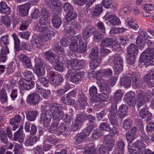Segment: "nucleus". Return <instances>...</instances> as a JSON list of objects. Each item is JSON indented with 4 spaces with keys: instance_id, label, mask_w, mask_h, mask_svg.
<instances>
[{
    "instance_id": "nucleus-1",
    "label": "nucleus",
    "mask_w": 154,
    "mask_h": 154,
    "mask_svg": "<svg viewBox=\"0 0 154 154\" xmlns=\"http://www.w3.org/2000/svg\"><path fill=\"white\" fill-rule=\"evenodd\" d=\"M140 57L148 66L153 65L154 64V49H148L142 53Z\"/></svg>"
},
{
    "instance_id": "nucleus-2",
    "label": "nucleus",
    "mask_w": 154,
    "mask_h": 154,
    "mask_svg": "<svg viewBox=\"0 0 154 154\" xmlns=\"http://www.w3.org/2000/svg\"><path fill=\"white\" fill-rule=\"evenodd\" d=\"M66 76L68 78L70 77L71 81L74 83L80 82L84 77L83 72H79V70L75 71L73 69L68 70Z\"/></svg>"
},
{
    "instance_id": "nucleus-3",
    "label": "nucleus",
    "mask_w": 154,
    "mask_h": 154,
    "mask_svg": "<svg viewBox=\"0 0 154 154\" xmlns=\"http://www.w3.org/2000/svg\"><path fill=\"white\" fill-rule=\"evenodd\" d=\"M35 72L38 77H41L45 73V69L46 64L39 57L35 58Z\"/></svg>"
},
{
    "instance_id": "nucleus-4",
    "label": "nucleus",
    "mask_w": 154,
    "mask_h": 154,
    "mask_svg": "<svg viewBox=\"0 0 154 154\" xmlns=\"http://www.w3.org/2000/svg\"><path fill=\"white\" fill-rule=\"evenodd\" d=\"M68 63L70 64L71 68L69 69H74L75 71L82 69L86 65L85 60H78L73 59L68 61Z\"/></svg>"
},
{
    "instance_id": "nucleus-5",
    "label": "nucleus",
    "mask_w": 154,
    "mask_h": 154,
    "mask_svg": "<svg viewBox=\"0 0 154 154\" xmlns=\"http://www.w3.org/2000/svg\"><path fill=\"white\" fill-rule=\"evenodd\" d=\"M42 98L40 95L36 92H33L29 94L27 98L28 103L30 105H36L38 104Z\"/></svg>"
},
{
    "instance_id": "nucleus-6",
    "label": "nucleus",
    "mask_w": 154,
    "mask_h": 154,
    "mask_svg": "<svg viewBox=\"0 0 154 154\" xmlns=\"http://www.w3.org/2000/svg\"><path fill=\"white\" fill-rule=\"evenodd\" d=\"M114 70L118 74L123 69V60L122 58L119 55H117L114 60Z\"/></svg>"
},
{
    "instance_id": "nucleus-7",
    "label": "nucleus",
    "mask_w": 154,
    "mask_h": 154,
    "mask_svg": "<svg viewBox=\"0 0 154 154\" xmlns=\"http://www.w3.org/2000/svg\"><path fill=\"white\" fill-rule=\"evenodd\" d=\"M129 75L132 80V84L134 88H141L143 82L142 80L139 78V75L136 72H133Z\"/></svg>"
},
{
    "instance_id": "nucleus-8",
    "label": "nucleus",
    "mask_w": 154,
    "mask_h": 154,
    "mask_svg": "<svg viewBox=\"0 0 154 154\" xmlns=\"http://www.w3.org/2000/svg\"><path fill=\"white\" fill-rule=\"evenodd\" d=\"M143 80L149 87L154 86V68L148 71V74L144 76Z\"/></svg>"
},
{
    "instance_id": "nucleus-9",
    "label": "nucleus",
    "mask_w": 154,
    "mask_h": 154,
    "mask_svg": "<svg viewBox=\"0 0 154 154\" xmlns=\"http://www.w3.org/2000/svg\"><path fill=\"white\" fill-rule=\"evenodd\" d=\"M34 84V82L33 81L27 80L25 79H20L19 83L20 88L23 90H30L33 87Z\"/></svg>"
},
{
    "instance_id": "nucleus-10",
    "label": "nucleus",
    "mask_w": 154,
    "mask_h": 154,
    "mask_svg": "<svg viewBox=\"0 0 154 154\" xmlns=\"http://www.w3.org/2000/svg\"><path fill=\"white\" fill-rule=\"evenodd\" d=\"M146 94L140 90L137 91V92L136 102L137 107L139 108L144 104L146 101Z\"/></svg>"
},
{
    "instance_id": "nucleus-11",
    "label": "nucleus",
    "mask_w": 154,
    "mask_h": 154,
    "mask_svg": "<svg viewBox=\"0 0 154 154\" xmlns=\"http://www.w3.org/2000/svg\"><path fill=\"white\" fill-rule=\"evenodd\" d=\"M44 56L48 61L52 64L57 63L59 61L58 57L56 56L51 50L45 51L44 53Z\"/></svg>"
},
{
    "instance_id": "nucleus-12",
    "label": "nucleus",
    "mask_w": 154,
    "mask_h": 154,
    "mask_svg": "<svg viewBox=\"0 0 154 154\" xmlns=\"http://www.w3.org/2000/svg\"><path fill=\"white\" fill-rule=\"evenodd\" d=\"M125 99L127 103L129 106H134L135 103V94L133 91L127 93L124 96Z\"/></svg>"
},
{
    "instance_id": "nucleus-13",
    "label": "nucleus",
    "mask_w": 154,
    "mask_h": 154,
    "mask_svg": "<svg viewBox=\"0 0 154 154\" xmlns=\"http://www.w3.org/2000/svg\"><path fill=\"white\" fill-rule=\"evenodd\" d=\"M53 119L54 122L50 126L48 129V131L51 133L56 134V133H57V126L59 125L60 119L57 116H53Z\"/></svg>"
},
{
    "instance_id": "nucleus-14",
    "label": "nucleus",
    "mask_w": 154,
    "mask_h": 154,
    "mask_svg": "<svg viewBox=\"0 0 154 154\" xmlns=\"http://www.w3.org/2000/svg\"><path fill=\"white\" fill-rule=\"evenodd\" d=\"M84 116H77L74 122H73L71 126V129L72 131L77 130L79 128L82 123L84 120Z\"/></svg>"
},
{
    "instance_id": "nucleus-15",
    "label": "nucleus",
    "mask_w": 154,
    "mask_h": 154,
    "mask_svg": "<svg viewBox=\"0 0 154 154\" xmlns=\"http://www.w3.org/2000/svg\"><path fill=\"white\" fill-rule=\"evenodd\" d=\"M30 8V4L28 3L20 5L17 6V9L20 13L23 16L27 15Z\"/></svg>"
},
{
    "instance_id": "nucleus-16",
    "label": "nucleus",
    "mask_w": 154,
    "mask_h": 154,
    "mask_svg": "<svg viewBox=\"0 0 154 154\" xmlns=\"http://www.w3.org/2000/svg\"><path fill=\"white\" fill-rule=\"evenodd\" d=\"M111 91L110 89H107L106 90H101L102 93L99 94L97 95V102L104 101H107L109 98V93Z\"/></svg>"
},
{
    "instance_id": "nucleus-17",
    "label": "nucleus",
    "mask_w": 154,
    "mask_h": 154,
    "mask_svg": "<svg viewBox=\"0 0 154 154\" xmlns=\"http://www.w3.org/2000/svg\"><path fill=\"white\" fill-rule=\"evenodd\" d=\"M42 42L41 37L35 35L32 36L31 40L32 45L34 47L38 48H40L42 46Z\"/></svg>"
},
{
    "instance_id": "nucleus-18",
    "label": "nucleus",
    "mask_w": 154,
    "mask_h": 154,
    "mask_svg": "<svg viewBox=\"0 0 154 154\" xmlns=\"http://www.w3.org/2000/svg\"><path fill=\"white\" fill-rule=\"evenodd\" d=\"M23 126L22 125L20 126L17 132H15L14 134L13 140L16 141L18 140L19 142L22 143L24 140V136L23 134Z\"/></svg>"
},
{
    "instance_id": "nucleus-19",
    "label": "nucleus",
    "mask_w": 154,
    "mask_h": 154,
    "mask_svg": "<svg viewBox=\"0 0 154 154\" xmlns=\"http://www.w3.org/2000/svg\"><path fill=\"white\" fill-rule=\"evenodd\" d=\"M41 38L43 41L47 42L50 40L53 36L56 35L55 32L49 30L48 29L47 31L41 33Z\"/></svg>"
},
{
    "instance_id": "nucleus-20",
    "label": "nucleus",
    "mask_w": 154,
    "mask_h": 154,
    "mask_svg": "<svg viewBox=\"0 0 154 154\" xmlns=\"http://www.w3.org/2000/svg\"><path fill=\"white\" fill-rule=\"evenodd\" d=\"M76 37H72L71 38V43L69 46L70 50L73 52H78L79 45H80V41L76 39Z\"/></svg>"
},
{
    "instance_id": "nucleus-21",
    "label": "nucleus",
    "mask_w": 154,
    "mask_h": 154,
    "mask_svg": "<svg viewBox=\"0 0 154 154\" xmlns=\"http://www.w3.org/2000/svg\"><path fill=\"white\" fill-rule=\"evenodd\" d=\"M62 20L57 14H54L52 16L51 22L53 26L55 28H59L62 23Z\"/></svg>"
},
{
    "instance_id": "nucleus-22",
    "label": "nucleus",
    "mask_w": 154,
    "mask_h": 154,
    "mask_svg": "<svg viewBox=\"0 0 154 154\" xmlns=\"http://www.w3.org/2000/svg\"><path fill=\"white\" fill-rule=\"evenodd\" d=\"M105 16L109 21L110 23L112 25H118L121 24V22L119 18L114 14H112L108 15L107 14Z\"/></svg>"
},
{
    "instance_id": "nucleus-23",
    "label": "nucleus",
    "mask_w": 154,
    "mask_h": 154,
    "mask_svg": "<svg viewBox=\"0 0 154 154\" xmlns=\"http://www.w3.org/2000/svg\"><path fill=\"white\" fill-rule=\"evenodd\" d=\"M105 145L103 146H101L99 148L100 153V154H108L109 152L112 149L114 144H105Z\"/></svg>"
},
{
    "instance_id": "nucleus-24",
    "label": "nucleus",
    "mask_w": 154,
    "mask_h": 154,
    "mask_svg": "<svg viewBox=\"0 0 154 154\" xmlns=\"http://www.w3.org/2000/svg\"><path fill=\"white\" fill-rule=\"evenodd\" d=\"M50 83L55 85H59L63 81V77L59 74L55 75L54 77L50 78Z\"/></svg>"
},
{
    "instance_id": "nucleus-25",
    "label": "nucleus",
    "mask_w": 154,
    "mask_h": 154,
    "mask_svg": "<svg viewBox=\"0 0 154 154\" xmlns=\"http://www.w3.org/2000/svg\"><path fill=\"white\" fill-rule=\"evenodd\" d=\"M94 29L92 26H88L87 27L83 32V38L86 39L88 38L94 34Z\"/></svg>"
},
{
    "instance_id": "nucleus-26",
    "label": "nucleus",
    "mask_w": 154,
    "mask_h": 154,
    "mask_svg": "<svg viewBox=\"0 0 154 154\" xmlns=\"http://www.w3.org/2000/svg\"><path fill=\"white\" fill-rule=\"evenodd\" d=\"M0 5V12L1 13L6 15L9 14H10L11 8L5 2H1Z\"/></svg>"
},
{
    "instance_id": "nucleus-27",
    "label": "nucleus",
    "mask_w": 154,
    "mask_h": 154,
    "mask_svg": "<svg viewBox=\"0 0 154 154\" xmlns=\"http://www.w3.org/2000/svg\"><path fill=\"white\" fill-rule=\"evenodd\" d=\"M138 51L137 47L133 43H131L127 48V53L129 56L137 54Z\"/></svg>"
},
{
    "instance_id": "nucleus-28",
    "label": "nucleus",
    "mask_w": 154,
    "mask_h": 154,
    "mask_svg": "<svg viewBox=\"0 0 154 154\" xmlns=\"http://www.w3.org/2000/svg\"><path fill=\"white\" fill-rule=\"evenodd\" d=\"M19 59L20 61L25 64L26 67L30 68L32 67L31 62L29 58L23 54H20L19 56Z\"/></svg>"
},
{
    "instance_id": "nucleus-29",
    "label": "nucleus",
    "mask_w": 154,
    "mask_h": 154,
    "mask_svg": "<svg viewBox=\"0 0 154 154\" xmlns=\"http://www.w3.org/2000/svg\"><path fill=\"white\" fill-rule=\"evenodd\" d=\"M89 59L90 60L89 63V66L91 69H96L99 66L102 60L101 58Z\"/></svg>"
},
{
    "instance_id": "nucleus-30",
    "label": "nucleus",
    "mask_w": 154,
    "mask_h": 154,
    "mask_svg": "<svg viewBox=\"0 0 154 154\" xmlns=\"http://www.w3.org/2000/svg\"><path fill=\"white\" fill-rule=\"evenodd\" d=\"M87 99L82 92H79V97L78 101L81 107H84L87 104Z\"/></svg>"
},
{
    "instance_id": "nucleus-31",
    "label": "nucleus",
    "mask_w": 154,
    "mask_h": 154,
    "mask_svg": "<svg viewBox=\"0 0 154 154\" xmlns=\"http://www.w3.org/2000/svg\"><path fill=\"white\" fill-rule=\"evenodd\" d=\"M51 105L53 106L54 108L55 107L54 109L53 108L52 109L54 114H56V116H60L64 114L63 112L60 110L62 108V106L60 104L55 103Z\"/></svg>"
},
{
    "instance_id": "nucleus-32",
    "label": "nucleus",
    "mask_w": 154,
    "mask_h": 154,
    "mask_svg": "<svg viewBox=\"0 0 154 154\" xmlns=\"http://www.w3.org/2000/svg\"><path fill=\"white\" fill-rule=\"evenodd\" d=\"M137 144V151L134 152L135 154H140V152H143L146 148L145 145L143 142L140 140L136 141Z\"/></svg>"
},
{
    "instance_id": "nucleus-33",
    "label": "nucleus",
    "mask_w": 154,
    "mask_h": 154,
    "mask_svg": "<svg viewBox=\"0 0 154 154\" xmlns=\"http://www.w3.org/2000/svg\"><path fill=\"white\" fill-rule=\"evenodd\" d=\"M89 58L97 59L101 58L99 56V49L98 47L95 46L93 47L89 55Z\"/></svg>"
},
{
    "instance_id": "nucleus-34",
    "label": "nucleus",
    "mask_w": 154,
    "mask_h": 154,
    "mask_svg": "<svg viewBox=\"0 0 154 154\" xmlns=\"http://www.w3.org/2000/svg\"><path fill=\"white\" fill-rule=\"evenodd\" d=\"M34 29L35 31L42 33L47 31L48 28L46 26L38 22L34 27Z\"/></svg>"
},
{
    "instance_id": "nucleus-35",
    "label": "nucleus",
    "mask_w": 154,
    "mask_h": 154,
    "mask_svg": "<svg viewBox=\"0 0 154 154\" xmlns=\"http://www.w3.org/2000/svg\"><path fill=\"white\" fill-rule=\"evenodd\" d=\"M126 22L130 26L134 29H136L138 28V26L136 21L131 17L127 18L126 20Z\"/></svg>"
},
{
    "instance_id": "nucleus-36",
    "label": "nucleus",
    "mask_w": 154,
    "mask_h": 154,
    "mask_svg": "<svg viewBox=\"0 0 154 154\" xmlns=\"http://www.w3.org/2000/svg\"><path fill=\"white\" fill-rule=\"evenodd\" d=\"M122 85L126 88L129 87L131 84V81L130 77L127 76L125 77L122 78L121 79L120 82Z\"/></svg>"
},
{
    "instance_id": "nucleus-37",
    "label": "nucleus",
    "mask_w": 154,
    "mask_h": 154,
    "mask_svg": "<svg viewBox=\"0 0 154 154\" xmlns=\"http://www.w3.org/2000/svg\"><path fill=\"white\" fill-rule=\"evenodd\" d=\"M113 42V41L112 38H105L101 41L100 44L102 47H107L108 46L112 45Z\"/></svg>"
},
{
    "instance_id": "nucleus-38",
    "label": "nucleus",
    "mask_w": 154,
    "mask_h": 154,
    "mask_svg": "<svg viewBox=\"0 0 154 154\" xmlns=\"http://www.w3.org/2000/svg\"><path fill=\"white\" fill-rule=\"evenodd\" d=\"M71 37H63L60 40L61 45L63 47H66L71 42Z\"/></svg>"
},
{
    "instance_id": "nucleus-39",
    "label": "nucleus",
    "mask_w": 154,
    "mask_h": 154,
    "mask_svg": "<svg viewBox=\"0 0 154 154\" xmlns=\"http://www.w3.org/2000/svg\"><path fill=\"white\" fill-rule=\"evenodd\" d=\"M103 11L102 7L101 5H96L92 13V16L93 17L97 16L102 12Z\"/></svg>"
},
{
    "instance_id": "nucleus-40",
    "label": "nucleus",
    "mask_w": 154,
    "mask_h": 154,
    "mask_svg": "<svg viewBox=\"0 0 154 154\" xmlns=\"http://www.w3.org/2000/svg\"><path fill=\"white\" fill-rule=\"evenodd\" d=\"M52 49L55 52L59 53V52H61V53H64L63 51V48L61 47L58 44L57 42H55L52 46Z\"/></svg>"
},
{
    "instance_id": "nucleus-41",
    "label": "nucleus",
    "mask_w": 154,
    "mask_h": 154,
    "mask_svg": "<svg viewBox=\"0 0 154 154\" xmlns=\"http://www.w3.org/2000/svg\"><path fill=\"white\" fill-rule=\"evenodd\" d=\"M87 43L82 42L80 41V45H79L78 52L83 53L86 52V47Z\"/></svg>"
},
{
    "instance_id": "nucleus-42",
    "label": "nucleus",
    "mask_w": 154,
    "mask_h": 154,
    "mask_svg": "<svg viewBox=\"0 0 154 154\" xmlns=\"http://www.w3.org/2000/svg\"><path fill=\"white\" fill-rule=\"evenodd\" d=\"M97 83L99 85V86L100 87L101 90H106L107 89H110L107 87V84L102 79H98L97 82Z\"/></svg>"
},
{
    "instance_id": "nucleus-43",
    "label": "nucleus",
    "mask_w": 154,
    "mask_h": 154,
    "mask_svg": "<svg viewBox=\"0 0 154 154\" xmlns=\"http://www.w3.org/2000/svg\"><path fill=\"white\" fill-rule=\"evenodd\" d=\"M46 2L48 5L53 8L58 7L60 5L58 0H47Z\"/></svg>"
},
{
    "instance_id": "nucleus-44",
    "label": "nucleus",
    "mask_w": 154,
    "mask_h": 154,
    "mask_svg": "<svg viewBox=\"0 0 154 154\" xmlns=\"http://www.w3.org/2000/svg\"><path fill=\"white\" fill-rule=\"evenodd\" d=\"M51 116H42L40 119L43 122V125L45 127L49 125L51 122Z\"/></svg>"
},
{
    "instance_id": "nucleus-45",
    "label": "nucleus",
    "mask_w": 154,
    "mask_h": 154,
    "mask_svg": "<svg viewBox=\"0 0 154 154\" xmlns=\"http://www.w3.org/2000/svg\"><path fill=\"white\" fill-rule=\"evenodd\" d=\"M77 16V14L75 12H68L66 17V21L68 22H70L76 18Z\"/></svg>"
},
{
    "instance_id": "nucleus-46",
    "label": "nucleus",
    "mask_w": 154,
    "mask_h": 154,
    "mask_svg": "<svg viewBox=\"0 0 154 154\" xmlns=\"http://www.w3.org/2000/svg\"><path fill=\"white\" fill-rule=\"evenodd\" d=\"M117 148L119 151L122 153L124 152L125 144L122 140H120L116 142Z\"/></svg>"
},
{
    "instance_id": "nucleus-47",
    "label": "nucleus",
    "mask_w": 154,
    "mask_h": 154,
    "mask_svg": "<svg viewBox=\"0 0 154 154\" xmlns=\"http://www.w3.org/2000/svg\"><path fill=\"white\" fill-rule=\"evenodd\" d=\"M123 95L121 90H118L115 92L114 96V101L116 103L120 100Z\"/></svg>"
},
{
    "instance_id": "nucleus-48",
    "label": "nucleus",
    "mask_w": 154,
    "mask_h": 154,
    "mask_svg": "<svg viewBox=\"0 0 154 154\" xmlns=\"http://www.w3.org/2000/svg\"><path fill=\"white\" fill-rule=\"evenodd\" d=\"M7 93L5 90L2 89L0 91V100L2 103H3L7 102Z\"/></svg>"
},
{
    "instance_id": "nucleus-49",
    "label": "nucleus",
    "mask_w": 154,
    "mask_h": 154,
    "mask_svg": "<svg viewBox=\"0 0 154 154\" xmlns=\"http://www.w3.org/2000/svg\"><path fill=\"white\" fill-rule=\"evenodd\" d=\"M84 152L86 154H94L96 153L95 147L92 146L85 147Z\"/></svg>"
},
{
    "instance_id": "nucleus-50",
    "label": "nucleus",
    "mask_w": 154,
    "mask_h": 154,
    "mask_svg": "<svg viewBox=\"0 0 154 154\" xmlns=\"http://www.w3.org/2000/svg\"><path fill=\"white\" fill-rule=\"evenodd\" d=\"M9 43L8 35H5L1 37L0 39V44L2 46H6Z\"/></svg>"
},
{
    "instance_id": "nucleus-51",
    "label": "nucleus",
    "mask_w": 154,
    "mask_h": 154,
    "mask_svg": "<svg viewBox=\"0 0 154 154\" xmlns=\"http://www.w3.org/2000/svg\"><path fill=\"white\" fill-rule=\"evenodd\" d=\"M95 128V125H90L84 130L83 132L85 135V136H88Z\"/></svg>"
},
{
    "instance_id": "nucleus-52",
    "label": "nucleus",
    "mask_w": 154,
    "mask_h": 154,
    "mask_svg": "<svg viewBox=\"0 0 154 154\" xmlns=\"http://www.w3.org/2000/svg\"><path fill=\"white\" fill-rule=\"evenodd\" d=\"M12 36L14 42V48L16 49L17 51H18L19 50V47L20 44V40L16 34H13Z\"/></svg>"
},
{
    "instance_id": "nucleus-53",
    "label": "nucleus",
    "mask_w": 154,
    "mask_h": 154,
    "mask_svg": "<svg viewBox=\"0 0 154 154\" xmlns=\"http://www.w3.org/2000/svg\"><path fill=\"white\" fill-rule=\"evenodd\" d=\"M87 136L83 133H80L77 134L75 137V141L76 143H80L84 140V138Z\"/></svg>"
},
{
    "instance_id": "nucleus-54",
    "label": "nucleus",
    "mask_w": 154,
    "mask_h": 154,
    "mask_svg": "<svg viewBox=\"0 0 154 154\" xmlns=\"http://www.w3.org/2000/svg\"><path fill=\"white\" fill-rule=\"evenodd\" d=\"M104 143L105 144H114L115 140L112 138V136L107 135L104 137Z\"/></svg>"
},
{
    "instance_id": "nucleus-55",
    "label": "nucleus",
    "mask_w": 154,
    "mask_h": 154,
    "mask_svg": "<svg viewBox=\"0 0 154 154\" xmlns=\"http://www.w3.org/2000/svg\"><path fill=\"white\" fill-rule=\"evenodd\" d=\"M0 137L2 142L7 144L8 143V138L5 131L2 130L0 131Z\"/></svg>"
},
{
    "instance_id": "nucleus-56",
    "label": "nucleus",
    "mask_w": 154,
    "mask_h": 154,
    "mask_svg": "<svg viewBox=\"0 0 154 154\" xmlns=\"http://www.w3.org/2000/svg\"><path fill=\"white\" fill-rule=\"evenodd\" d=\"M139 35L138 37H140L144 38L151 39L152 37L149 36H147V33L142 29H140L138 31Z\"/></svg>"
},
{
    "instance_id": "nucleus-57",
    "label": "nucleus",
    "mask_w": 154,
    "mask_h": 154,
    "mask_svg": "<svg viewBox=\"0 0 154 154\" xmlns=\"http://www.w3.org/2000/svg\"><path fill=\"white\" fill-rule=\"evenodd\" d=\"M132 121L129 119H126L123 122V128L125 130L130 128L132 124Z\"/></svg>"
},
{
    "instance_id": "nucleus-58",
    "label": "nucleus",
    "mask_w": 154,
    "mask_h": 154,
    "mask_svg": "<svg viewBox=\"0 0 154 154\" xmlns=\"http://www.w3.org/2000/svg\"><path fill=\"white\" fill-rule=\"evenodd\" d=\"M99 127L101 130H104L106 131H109L110 130L109 125L106 122L101 123Z\"/></svg>"
},
{
    "instance_id": "nucleus-59",
    "label": "nucleus",
    "mask_w": 154,
    "mask_h": 154,
    "mask_svg": "<svg viewBox=\"0 0 154 154\" xmlns=\"http://www.w3.org/2000/svg\"><path fill=\"white\" fill-rule=\"evenodd\" d=\"M44 141L45 142H48L53 144H55L57 143V140L54 136H52L48 137Z\"/></svg>"
},
{
    "instance_id": "nucleus-60",
    "label": "nucleus",
    "mask_w": 154,
    "mask_h": 154,
    "mask_svg": "<svg viewBox=\"0 0 154 154\" xmlns=\"http://www.w3.org/2000/svg\"><path fill=\"white\" fill-rule=\"evenodd\" d=\"M31 33L28 31L23 32L19 33V36L22 38L28 40L30 35Z\"/></svg>"
},
{
    "instance_id": "nucleus-61",
    "label": "nucleus",
    "mask_w": 154,
    "mask_h": 154,
    "mask_svg": "<svg viewBox=\"0 0 154 154\" xmlns=\"http://www.w3.org/2000/svg\"><path fill=\"white\" fill-rule=\"evenodd\" d=\"M36 140L33 138L32 137L30 136L28 139H27L25 143L26 146H29L33 145L35 143Z\"/></svg>"
},
{
    "instance_id": "nucleus-62",
    "label": "nucleus",
    "mask_w": 154,
    "mask_h": 154,
    "mask_svg": "<svg viewBox=\"0 0 154 154\" xmlns=\"http://www.w3.org/2000/svg\"><path fill=\"white\" fill-rule=\"evenodd\" d=\"M137 144H136V142L133 143L132 142H129L128 144V149L130 152L131 151H137Z\"/></svg>"
},
{
    "instance_id": "nucleus-63",
    "label": "nucleus",
    "mask_w": 154,
    "mask_h": 154,
    "mask_svg": "<svg viewBox=\"0 0 154 154\" xmlns=\"http://www.w3.org/2000/svg\"><path fill=\"white\" fill-rule=\"evenodd\" d=\"M119 112H121L120 116H125L126 115L127 108L125 105L121 106L119 109Z\"/></svg>"
},
{
    "instance_id": "nucleus-64",
    "label": "nucleus",
    "mask_w": 154,
    "mask_h": 154,
    "mask_svg": "<svg viewBox=\"0 0 154 154\" xmlns=\"http://www.w3.org/2000/svg\"><path fill=\"white\" fill-rule=\"evenodd\" d=\"M3 23L7 26L8 27L11 24V21L10 18L8 16H3L2 17Z\"/></svg>"
}]
</instances>
